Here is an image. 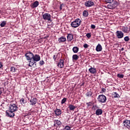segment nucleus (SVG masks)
Instances as JSON below:
<instances>
[{
    "label": "nucleus",
    "mask_w": 130,
    "mask_h": 130,
    "mask_svg": "<svg viewBox=\"0 0 130 130\" xmlns=\"http://www.w3.org/2000/svg\"><path fill=\"white\" fill-rule=\"evenodd\" d=\"M18 111V106L16 104L11 103L9 105V110L6 111V115L9 116L10 117H14L15 116V113Z\"/></svg>",
    "instance_id": "nucleus-1"
},
{
    "label": "nucleus",
    "mask_w": 130,
    "mask_h": 130,
    "mask_svg": "<svg viewBox=\"0 0 130 130\" xmlns=\"http://www.w3.org/2000/svg\"><path fill=\"white\" fill-rule=\"evenodd\" d=\"M81 22L82 21L81 19L80 18H77L71 23V26L72 28H77V27H79L80 25H81Z\"/></svg>",
    "instance_id": "nucleus-2"
},
{
    "label": "nucleus",
    "mask_w": 130,
    "mask_h": 130,
    "mask_svg": "<svg viewBox=\"0 0 130 130\" xmlns=\"http://www.w3.org/2000/svg\"><path fill=\"white\" fill-rule=\"evenodd\" d=\"M98 102L100 103H105L106 102L107 99L106 96L104 94H100L98 97Z\"/></svg>",
    "instance_id": "nucleus-3"
},
{
    "label": "nucleus",
    "mask_w": 130,
    "mask_h": 130,
    "mask_svg": "<svg viewBox=\"0 0 130 130\" xmlns=\"http://www.w3.org/2000/svg\"><path fill=\"white\" fill-rule=\"evenodd\" d=\"M34 54L31 51H26L24 56L27 60H32Z\"/></svg>",
    "instance_id": "nucleus-4"
},
{
    "label": "nucleus",
    "mask_w": 130,
    "mask_h": 130,
    "mask_svg": "<svg viewBox=\"0 0 130 130\" xmlns=\"http://www.w3.org/2000/svg\"><path fill=\"white\" fill-rule=\"evenodd\" d=\"M118 6V2L116 1H114L113 4H109L108 5V9H110V10H113V9H115Z\"/></svg>",
    "instance_id": "nucleus-5"
},
{
    "label": "nucleus",
    "mask_w": 130,
    "mask_h": 130,
    "mask_svg": "<svg viewBox=\"0 0 130 130\" xmlns=\"http://www.w3.org/2000/svg\"><path fill=\"white\" fill-rule=\"evenodd\" d=\"M43 19L46 21H50L51 22V15L49 13H45L43 15Z\"/></svg>",
    "instance_id": "nucleus-6"
},
{
    "label": "nucleus",
    "mask_w": 130,
    "mask_h": 130,
    "mask_svg": "<svg viewBox=\"0 0 130 130\" xmlns=\"http://www.w3.org/2000/svg\"><path fill=\"white\" fill-rule=\"evenodd\" d=\"M94 2L92 0H89L87 2H85L84 6L88 8H90V7H93L94 6Z\"/></svg>",
    "instance_id": "nucleus-7"
},
{
    "label": "nucleus",
    "mask_w": 130,
    "mask_h": 130,
    "mask_svg": "<svg viewBox=\"0 0 130 130\" xmlns=\"http://www.w3.org/2000/svg\"><path fill=\"white\" fill-rule=\"evenodd\" d=\"M124 35V34L121 31L117 30L116 32V36L118 39H121V38H123Z\"/></svg>",
    "instance_id": "nucleus-8"
},
{
    "label": "nucleus",
    "mask_w": 130,
    "mask_h": 130,
    "mask_svg": "<svg viewBox=\"0 0 130 130\" xmlns=\"http://www.w3.org/2000/svg\"><path fill=\"white\" fill-rule=\"evenodd\" d=\"M123 126L126 127L128 129H130V120H125L123 122Z\"/></svg>",
    "instance_id": "nucleus-9"
},
{
    "label": "nucleus",
    "mask_w": 130,
    "mask_h": 130,
    "mask_svg": "<svg viewBox=\"0 0 130 130\" xmlns=\"http://www.w3.org/2000/svg\"><path fill=\"white\" fill-rule=\"evenodd\" d=\"M32 59L34 60V61H39V60H40L41 59V57H40V55H38V54H34L33 56H32Z\"/></svg>",
    "instance_id": "nucleus-10"
},
{
    "label": "nucleus",
    "mask_w": 130,
    "mask_h": 130,
    "mask_svg": "<svg viewBox=\"0 0 130 130\" xmlns=\"http://www.w3.org/2000/svg\"><path fill=\"white\" fill-rule=\"evenodd\" d=\"M30 105L34 106L37 103V99L36 98H31L30 100L29 101Z\"/></svg>",
    "instance_id": "nucleus-11"
},
{
    "label": "nucleus",
    "mask_w": 130,
    "mask_h": 130,
    "mask_svg": "<svg viewBox=\"0 0 130 130\" xmlns=\"http://www.w3.org/2000/svg\"><path fill=\"white\" fill-rule=\"evenodd\" d=\"M38 6H39V2L37 1H35V2L30 4V7L32 9H35V8H37Z\"/></svg>",
    "instance_id": "nucleus-12"
},
{
    "label": "nucleus",
    "mask_w": 130,
    "mask_h": 130,
    "mask_svg": "<svg viewBox=\"0 0 130 130\" xmlns=\"http://www.w3.org/2000/svg\"><path fill=\"white\" fill-rule=\"evenodd\" d=\"M28 61H29L28 67H34V68H36V67H37L36 61H32L31 60Z\"/></svg>",
    "instance_id": "nucleus-13"
},
{
    "label": "nucleus",
    "mask_w": 130,
    "mask_h": 130,
    "mask_svg": "<svg viewBox=\"0 0 130 130\" xmlns=\"http://www.w3.org/2000/svg\"><path fill=\"white\" fill-rule=\"evenodd\" d=\"M63 63H64L63 59H60L57 66L60 69H62L63 68Z\"/></svg>",
    "instance_id": "nucleus-14"
},
{
    "label": "nucleus",
    "mask_w": 130,
    "mask_h": 130,
    "mask_svg": "<svg viewBox=\"0 0 130 130\" xmlns=\"http://www.w3.org/2000/svg\"><path fill=\"white\" fill-rule=\"evenodd\" d=\"M74 39V36L72 34H68L67 40L69 42L72 41Z\"/></svg>",
    "instance_id": "nucleus-15"
},
{
    "label": "nucleus",
    "mask_w": 130,
    "mask_h": 130,
    "mask_svg": "<svg viewBox=\"0 0 130 130\" xmlns=\"http://www.w3.org/2000/svg\"><path fill=\"white\" fill-rule=\"evenodd\" d=\"M54 113L57 116H59V115H61V111L60 109L56 108L54 110Z\"/></svg>",
    "instance_id": "nucleus-16"
},
{
    "label": "nucleus",
    "mask_w": 130,
    "mask_h": 130,
    "mask_svg": "<svg viewBox=\"0 0 130 130\" xmlns=\"http://www.w3.org/2000/svg\"><path fill=\"white\" fill-rule=\"evenodd\" d=\"M102 49H103L102 46H101L100 44H98V45L96 47V49H95L96 51H98V52L102 51Z\"/></svg>",
    "instance_id": "nucleus-17"
},
{
    "label": "nucleus",
    "mask_w": 130,
    "mask_h": 130,
    "mask_svg": "<svg viewBox=\"0 0 130 130\" xmlns=\"http://www.w3.org/2000/svg\"><path fill=\"white\" fill-rule=\"evenodd\" d=\"M121 30L124 33H128V27L126 26H122L121 28Z\"/></svg>",
    "instance_id": "nucleus-18"
},
{
    "label": "nucleus",
    "mask_w": 130,
    "mask_h": 130,
    "mask_svg": "<svg viewBox=\"0 0 130 130\" xmlns=\"http://www.w3.org/2000/svg\"><path fill=\"white\" fill-rule=\"evenodd\" d=\"M89 73L91 74H96L97 73V70L95 69V68L91 67L88 70Z\"/></svg>",
    "instance_id": "nucleus-19"
},
{
    "label": "nucleus",
    "mask_w": 130,
    "mask_h": 130,
    "mask_svg": "<svg viewBox=\"0 0 130 130\" xmlns=\"http://www.w3.org/2000/svg\"><path fill=\"white\" fill-rule=\"evenodd\" d=\"M68 108H69V109L71 111H75V109H76V108H77V107H76V106H74V105L70 104V105H69Z\"/></svg>",
    "instance_id": "nucleus-20"
},
{
    "label": "nucleus",
    "mask_w": 130,
    "mask_h": 130,
    "mask_svg": "<svg viewBox=\"0 0 130 130\" xmlns=\"http://www.w3.org/2000/svg\"><path fill=\"white\" fill-rule=\"evenodd\" d=\"M67 41V38L64 37H61L58 39V42L61 43V42H66Z\"/></svg>",
    "instance_id": "nucleus-21"
},
{
    "label": "nucleus",
    "mask_w": 130,
    "mask_h": 130,
    "mask_svg": "<svg viewBox=\"0 0 130 130\" xmlns=\"http://www.w3.org/2000/svg\"><path fill=\"white\" fill-rule=\"evenodd\" d=\"M103 113V111L101 109H98L97 110L95 111V114L96 115H101Z\"/></svg>",
    "instance_id": "nucleus-22"
},
{
    "label": "nucleus",
    "mask_w": 130,
    "mask_h": 130,
    "mask_svg": "<svg viewBox=\"0 0 130 130\" xmlns=\"http://www.w3.org/2000/svg\"><path fill=\"white\" fill-rule=\"evenodd\" d=\"M20 104L21 105H25V103H27V102L25 100V99L21 98L19 101Z\"/></svg>",
    "instance_id": "nucleus-23"
},
{
    "label": "nucleus",
    "mask_w": 130,
    "mask_h": 130,
    "mask_svg": "<svg viewBox=\"0 0 130 130\" xmlns=\"http://www.w3.org/2000/svg\"><path fill=\"white\" fill-rule=\"evenodd\" d=\"M92 95H93V92L91 91H88L85 93V96L86 97H91Z\"/></svg>",
    "instance_id": "nucleus-24"
},
{
    "label": "nucleus",
    "mask_w": 130,
    "mask_h": 130,
    "mask_svg": "<svg viewBox=\"0 0 130 130\" xmlns=\"http://www.w3.org/2000/svg\"><path fill=\"white\" fill-rule=\"evenodd\" d=\"M72 50L74 53H77V52L79 51V47H74L72 49Z\"/></svg>",
    "instance_id": "nucleus-25"
},
{
    "label": "nucleus",
    "mask_w": 130,
    "mask_h": 130,
    "mask_svg": "<svg viewBox=\"0 0 130 130\" xmlns=\"http://www.w3.org/2000/svg\"><path fill=\"white\" fill-rule=\"evenodd\" d=\"M72 58L73 60H78L79 59V56L77 54H74L73 55Z\"/></svg>",
    "instance_id": "nucleus-26"
},
{
    "label": "nucleus",
    "mask_w": 130,
    "mask_h": 130,
    "mask_svg": "<svg viewBox=\"0 0 130 130\" xmlns=\"http://www.w3.org/2000/svg\"><path fill=\"white\" fill-rule=\"evenodd\" d=\"M83 16L84 17H88L89 16V13L86 10H84L83 13Z\"/></svg>",
    "instance_id": "nucleus-27"
},
{
    "label": "nucleus",
    "mask_w": 130,
    "mask_h": 130,
    "mask_svg": "<svg viewBox=\"0 0 130 130\" xmlns=\"http://www.w3.org/2000/svg\"><path fill=\"white\" fill-rule=\"evenodd\" d=\"M7 25V21H3L0 24L1 27H5Z\"/></svg>",
    "instance_id": "nucleus-28"
},
{
    "label": "nucleus",
    "mask_w": 130,
    "mask_h": 130,
    "mask_svg": "<svg viewBox=\"0 0 130 130\" xmlns=\"http://www.w3.org/2000/svg\"><path fill=\"white\" fill-rule=\"evenodd\" d=\"M56 122V124L57 125H60L61 124V122L59 121V120H54V122Z\"/></svg>",
    "instance_id": "nucleus-29"
},
{
    "label": "nucleus",
    "mask_w": 130,
    "mask_h": 130,
    "mask_svg": "<svg viewBox=\"0 0 130 130\" xmlns=\"http://www.w3.org/2000/svg\"><path fill=\"white\" fill-rule=\"evenodd\" d=\"M67 102V98H64L61 101V104H64Z\"/></svg>",
    "instance_id": "nucleus-30"
},
{
    "label": "nucleus",
    "mask_w": 130,
    "mask_h": 130,
    "mask_svg": "<svg viewBox=\"0 0 130 130\" xmlns=\"http://www.w3.org/2000/svg\"><path fill=\"white\" fill-rule=\"evenodd\" d=\"M114 98H119L120 96H119V94L117 93V92L114 93Z\"/></svg>",
    "instance_id": "nucleus-31"
},
{
    "label": "nucleus",
    "mask_w": 130,
    "mask_h": 130,
    "mask_svg": "<svg viewBox=\"0 0 130 130\" xmlns=\"http://www.w3.org/2000/svg\"><path fill=\"white\" fill-rule=\"evenodd\" d=\"M118 78H120V79H123V77H124V75L123 74H117Z\"/></svg>",
    "instance_id": "nucleus-32"
},
{
    "label": "nucleus",
    "mask_w": 130,
    "mask_h": 130,
    "mask_svg": "<svg viewBox=\"0 0 130 130\" xmlns=\"http://www.w3.org/2000/svg\"><path fill=\"white\" fill-rule=\"evenodd\" d=\"M86 105L87 106V107H90V106L93 105V102H90L89 103H86Z\"/></svg>",
    "instance_id": "nucleus-33"
},
{
    "label": "nucleus",
    "mask_w": 130,
    "mask_h": 130,
    "mask_svg": "<svg viewBox=\"0 0 130 130\" xmlns=\"http://www.w3.org/2000/svg\"><path fill=\"white\" fill-rule=\"evenodd\" d=\"M63 130H71V126L67 125L63 128Z\"/></svg>",
    "instance_id": "nucleus-34"
},
{
    "label": "nucleus",
    "mask_w": 130,
    "mask_h": 130,
    "mask_svg": "<svg viewBox=\"0 0 130 130\" xmlns=\"http://www.w3.org/2000/svg\"><path fill=\"white\" fill-rule=\"evenodd\" d=\"M124 41H126V42H127L129 41V38L128 37V36L125 37L124 38Z\"/></svg>",
    "instance_id": "nucleus-35"
},
{
    "label": "nucleus",
    "mask_w": 130,
    "mask_h": 130,
    "mask_svg": "<svg viewBox=\"0 0 130 130\" xmlns=\"http://www.w3.org/2000/svg\"><path fill=\"white\" fill-rule=\"evenodd\" d=\"M105 2L107 4H111V3H113L114 0H105Z\"/></svg>",
    "instance_id": "nucleus-36"
},
{
    "label": "nucleus",
    "mask_w": 130,
    "mask_h": 130,
    "mask_svg": "<svg viewBox=\"0 0 130 130\" xmlns=\"http://www.w3.org/2000/svg\"><path fill=\"white\" fill-rule=\"evenodd\" d=\"M19 110H20V111H24V110L25 109L24 108V105L19 107Z\"/></svg>",
    "instance_id": "nucleus-37"
},
{
    "label": "nucleus",
    "mask_w": 130,
    "mask_h": 130,
    "mask_svg": "<svg viewBox=\"0 0 130 130\" xmlns=\"http://www.w3.org/2000/svg\"><path fill=\"white\" fill-rule=\"evenodd\" d=\"M10 70L11 72H12V73H15V72H16V68H15L14 67H11Z\"/></svg>",
    "instance_id": "nucleus-38"
},
{
    "label": "nucleus",
    "mask_w": 130,
    "mask_h": 130,
    "mask_svg": "<svg viewBox=\"0 0 130 130\" xmlns=\"http://www.w3.org/2000/svg\"><path fill=\"white\" fill-rule=\"evenodd\" d=\"M66 6V4H60V11H61V10H62V7H65Z\"/></svg>",
    "instance_id": "nucleus-39"
},
{
    "label": "nucleus",
    "mask_w": 130,
    "mask_h": 130,
    "mask_svg": "<svg viewBox=\"0 0 130 130\" xmlns=\"http://www.w3.org/2000/svg\"><path fill=\"white\" fill-rule=\"evenodd\" d=\"M41 66H43V64H44L45 63V62H44V61L43 60H41L40 62H39Z\"/></svg>",
    "instance_id": "nucleus-40"
},
{
    "label": "nucleus",
    "mask_w": 130,
    "mask_h": 130,
    "mask_svg": "<svg viewBox=\"0 0 130 130\" xmlns=\"http://www.w3.org/2000/svg\"><path fill=\"white\" fill-rule=\"evenodd\" d=\"M4 89L3 87H0V96L3 94V91H4Z\"/></svg>",
    "instance_id": "nucleus-41"
},
{
    "label": "nucleus",
    "mask_w": 130,
    "mask_h": 130,
    "mask_svg": "<svg viewBox=\"0 0 130 130\" xmlns=\"http://www.w3.org/2000/svg\"><path fill=\"white\" fill-rule=\"evenodd\" d=\"M102 93H106V89L104 88H102Z\"/></svg>",
    "instance_id": "nucleus-42"
},
{
    "label": "nucleus",
    "mask_w": 130,
    "mask_h": 130,
    "mask_svg": "<svg viewBox=\"0 0 130 130\" xmlns=\"http://www.w3.org/2000/svg\"><path fill=\"white\" fill-rule=\"evenodd\" d=\"M86 37H87V38H91V34L90 33H87L86 35Z\"/></svg>",
    "instance_id": "nucleus-43"
},
{
    "label": "nucleus",
    "mask_w": 130,
    "mask_h": 130,
    "mask_svg": "<svg viewBox=\"0 0 130 130\" xmlns=\"http://www.w3.org/2000/svg\"><path fill=\"white\" fill-rule=\"evenodd\" d=\"M83 47L84 48H88V47H89V45H88V44H84L83 45Z\"/></svg>",
    "instance_id": "nucleus-44"
},
{
    "label": "nucleus",
    "mask_w": 130,
    "mask_h": 130,
    "mask_svg": "<svg viewBox=\"0 0 130 130\" xmlns=\"http://www.w3.org/2000/svg\"><path fill=\"white\" fill-rule=\"evenodd\" d=\"M91 29H95V28H96V26H95L94 24H91Z\"/></svg>",
    "instance_id": "nucleus-45"
},
{
    "label": "nucleus",
    "mask_w": 130,
    "mask_h": 130,
    "mask_svg": "<svg viewBox=\"0 0 130 130\" xmlns=\"http://www.w3.org/2000/svg\"><path fill=\"white\" fill-rule=\"evenodd\" d=\"M56 57H57V56H55V55H54L53 58V59H54V60H55L56 59Z\"/></svg>",
    "instance_id": "nucleus-46"
},
{
    "label": "nucleus",
    "mask_w": 130,
    "mask_h": 130,
    "mask_svg": "<svg viewBox=\"0 0 130 130\" xmlns=\"http://www.w3.org/2000/svg\"><path fill=\"white\" fill-rule=\"evenodd\" d=\"M3 68V64L2 63V62L0 61V69H2Z\"/></svg>",
    "instance_id": "nucleus-47"
},
{
    "label": "nucleus",
    "mask_w": 130,
    "mask_h": 130,
    "mask_svg": "<svg viewBox=\"0 0 130 130\" xmlns=\"http://www.w3.org/2000/svg\"><path fill=\"white\" fill-rule=\"evenodd\" d=\"M121 50H123V48H122Z\"/></svg>",
    "instance_id": "nucleus-48"
},
{
    "label": "nucleus",
    "mask_w": 130,
    "mask_h": 130,
    "mask_svg": "<svg viewBox=\"0 0 130 130\" xmlns=\"http://www.w3.org/2000/svg\"><path fill=\"white\" fill-rule=\"evenodd\" d=\"M94 109H96V108H94Z\"/></svg>",
    "instance_id": "nucleus-49"
}]
</instances>
